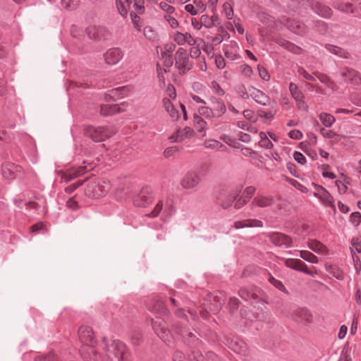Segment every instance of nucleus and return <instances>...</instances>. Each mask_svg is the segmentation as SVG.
<instances>
[{"label": "nucleus", "mask_w": 361, "mask_h": 361, "mask_svg": "<svg viewBox=\"0 0 361 361\" xmlns=\"http://www.w3.org/2000/svg\"><path fill=\"white\" fill-rule=\"evenodd\" d=\"M307 247L319 255H326L329 252L327 247L324 245L314 239L308 240Z\"/></svg>", "instance_id": "b1692460"}, {"label": "nucleus", "mask_w": 361, "mask_h": 361, "mask_svg": "<svg viewBox=\"0 0 361 361\" xmlns=\"http://www.w3.org/2000/svg\"><path fill=\"white\" fill-rule=\"evenodd\" d=\"M123 56V51L118 48H112L106 51L104 54L105 62L109 65H115Z\"/></svg>", "instance_id": "2eb2a0df"}, {"label": "nucleus", "mask_w": 361, "mask_h": 361, "mask_svg": "<svg viewBox=\"0 0 361 361\" xmlns=\"http://www.w3.org/2000/svg\"><path fill=\"white\" fill-rule=\"evenodd\" d=\"M192 4L199 13H202L206 9L205 4L201 0H193Z\"/></svg>", "instance_id": "052dcab7"}, {"label": "nucleus", "mask_w": 361, "mask_h": 361, "mask_svg": "<svg viewBox=\"0 0 361 361\" xmlns=\"http://www.w3.org/2000/svg\"><path fill=\"white\" fill-rule=\"evenodd\" d=\"M257 69H258L259 75L262 80H264L265 81H269L270 80L269 73L263 66L258 65Z\"/></svg>", "instance_id": "864d4df0"}, {"label": "nucleus", "mask_w": 361, "mask_h": 361, "mask_svg": "<svg viewBox=\"0 0 361 361\" xmlns=\"http://www.w3.org/2000/svg\"><path fill=\"white\" fill-rule=\"evenodd\" d=\"M109 188V183L104 180L102 183L92 180L88 183L85 189V194L91 197H99L104 195L108 192Z\"/></svg>", "instance_id": "0eeeda50"}, {"label": "nucleus", "mask_w": 361, "mask_h": 361, "mask_svg": "<svg viewBox=\"0 0 361 361\" xmlns=\"http://www.w3.org/2000/svg\"><path fill=\"white\" fill-rule=\"evenodd\" d=\"M229 347L238 354L245 355L247 351V344L238 338L232 339L229 343Z\"/></svg>", "instance_id": "393cba45"}, {"label": "nucleus", "mask_w": 361, "mask_h": 361, "mask_svg": "<svg viewBox=\"0 0 361 361\" xmlns=\"http://www.w3.org/2000/svg\"><path fill=\"white\" fill-rule=\"evenodd\" d=\"M326 47L329 51L341 58L348 59L350 57L349 53L340 47L331 44L326 45Z\"/></svg>", "instance_id": "c756f323"}, {"label": "nucleus", "mask_w": 361, "mask_h": 361, "mask_svg": "<svg viewBox=\"0 0 361 361\" xmlns=\"http://www.w3.org/2000/svg\"><path fill=\"white\" fill-rule=\"evenodd\" d=\"M351 179L347 176H343L341 180L336 181V185L338 188L339 193H345L348 190V185L350 184Z\"/></svg>", "instance_id": "7c9ffc66"}, {"label": "nucleus", "mask_w": 361, "mask_h": 361, "mask_svg": "<svg viewBox=\"0 0 361 361\" xmlns=\"http://www.w3.org/2000/svg\"><path fill=\"white\" fill-rule=\"evenodd\" d=\"M238 195V194L237 192L231 193L227 197L222 200V207L225 209L230 207L233 201L236 200Z\"/></svg>", "instance_id": "a18cd8bd"}, {"label": "nucleus", "mask_w": 361, "mask_h": 361, "mask_svg": "<svg viewBox=\"0 0 361 361\" xmlns=\"http://www.w3.org/2000/svg\"><path fill=\"white\" fill-rule=\"evenodd\" d=\"M320 133L324 137L331 139L334 142H340L343 137L341 135L333 132L332 130L325 128H322Z\"/></svg>", "instance_id": "72a5a7b5"}, {"label": "nucleus", "mask_w": 361, "mask_h": 361, "mask_svg": "<svg viewBox=\"0 0 361 361\" xmlns=\"http://www.w3.org/2000/svg\"><path fill=\"white\" fill-rule=\"evenodd\" d=\"M194 135L193 130L190 127H185L182 130H178L170 138L176 142H180L186 138H190Z\"/></svg>", "instance_id": "412c9836"}, {"label": "nucleus", "mask_w": 361, "mask_h": 361, "mask_svg": "<svg viewBox=\"0 0 361 361\" xmlns=\"http://www.w3.org/2000/svg\"><path fill=\"white\" fill-rule=\"evenodd\" d=\"M123 104H102L100 107V113L103 116H110L123 111L121 108Z\"/></svg>", "instance_id": "a878e982"}, {"label": "nucleus", "mask_w": 361, "mask_h": 361, "mask_svg": "<svg viewBox=\"0 0 361 361\" xmlns=\"http://www.w3.org/2000/svg\"><path fill=\"white\" fill-rule=\"evenodd\" d=\"M319 118L324 126L326 128L331 127L336 121L334 116L327 113H321Z\"/></svg>", "instance_id": "2f4dec72"}, {"label": "nucleus", "mask_w": 361, "mask_h": 361, "mask_svg": "<svg viewBox=\"0 0 361 361\" xmlns=\"http://www.w3.org/2000/svg\"><path fill=\"white\" fill-rule=\"evenodd\" d=\"M314 11L318 15L325 18L330 17L332 13L330 8L319 4L315 6Z\"/></svg>", "instance_id": "e433bc0d"}, {"label": "nucleus", "mask_w": 361, "mask_h": 361, "mask_svg": "<svg viewBox=\"0 0 361 361\" xmlns=\"http://www.w3.org/2000/svg\"><path fill=\"white\" fill-rule=\"evenodd\" d=\"M255 188L253 187H247L243 192V197L249 200L255 194Z\"/></svg>", "instance_id": "774afa93"}, {"label": "nucleus", "mask_w": 361, "mask_h": 361, "mask_svg": "<svg viewBox=\"0 0 361 361\" xmlns=\"http://www.w3.org/2000/svg\"><path fill=\"white\" fill-rule=\"evenodd\" d=\"M143 4V0H133V7L139 13H142L144 11Z\"/></svg>", "instance_id": "69168bd1"}, {"label": "nucleus", "mask_w": 361, "mask_h": 361, "mask_svg": "<svg viewBox=\"0 0 361 361\" xmlns=\"http://www.w3.org/2000/svg\"><path fill=\"white\" fill-rule=\"evenodd\" d=\"M244 117L248 121L255 123L257 121V116L255 115L253 111L247 109L243 111Z\"/></svg>", "instance_id": "4d7b16f0"}, {"label": "nucleus", "mask_w": 361, "mask_h": 361, "mask_svg": "<svg viewBox=\"0 0 361 361\" xmlns=\"http://www.w3.org/2000/svg\"><path fill=\"white\" fill-rule=\"evenodd\" d=\"M39 230H47L46 226L42 222L37 223L30 227V231L32 233H37Z\"/></svg>", "instance_id": "338daca9"}, {"label": "nucleus", "mask_w": 361, "mask_h": 361, "mask_svg": "<svg viewBox=\"0 0 361 361\" xmlns=\"http://www.w3.org/2000/svg\"><path fill=\"white\" fill-rule=\"evenodd\" d=\"M86 32L90 39L95 41L105 40L110 37V32L104 26L91 25L89 26Z\"/></svg>", "instance_id": "1a4fd4ad"}, {"label": "nucleus", "mask_w": 361, "mask_h": 361, "mask_svg": "<svg viewBox=\"0 0 361 361\" xmlns=\"http://www.w3.org/2000/svg\"><path fill=\"white\" fill-rule=\"evenodd\" d=\"M176 67L179 70L180 74H185L191 69L192 63L190 61L187 51L180 48L176 54Z\"/></svg>", "instance_id": "6e6552de"}, {"label": "nucleus", "mask_w": 361, "mask_h": 361, "mask_svg": "<svg viewBox=\"0 0 361 361\" xmlns=\"http://www.w3.org/2000/svg\"><path fill=\"white\" fill-rule=\"evenodd\" d=\"M260 140L259 141V145L262 147L267 149H271L273 147V144L267 137V133L261 132L259 133Z\"/></svg>", "instance_id": "4c0bfd02"}, {"label": "nucleus", "mask_w": 361, "mask_h": 361, "mask_svg": "<svg viewBox=\"0 0 361 361\" xmlns=\"http://www.w3.org/2000/svg\"><path fill=\"white\" fill-rule=\"evenodd\" d=\"M201 178L197 172L188 171L180 180V185L186 190L193 189L200 183Z\"/></svg>", "instance_id": "9d476101"}, {"label": "nucleus", "mask_w": 361, "mask_h": 361, "mask_svg": "<svg viewBox=\"0 0 361 361\" xmlns=\"http://www.w3.org/2000/svg\"><path fill=\"white\" fill-rule=\"evenodd\" d=\"M1 176L8 181L13 180L16 178H25L28 171L23 169L20 166L11 162H6L1 166Z\"/></svg>", "instance_id": "20e7f679"}, {"label": "nucleus", "mask_w": 361, "mask_h": 361, "mask_svg": "<svg viewBox=\"0 0 361 361\" xmlns=\"http://www.w3.org/2000/svg\"><path fill=\"white\" fill-rule=\"evenodd\" d=\"M199 114L209 118H215L214 114L212 110L211 107L202 106L199 109Z\"/></svg>", "instance_id": "3c124183"}, {"label": "nucleus", "mask_w": 361, "mask_h": 361, "mask_svg": "<svg viewBox=\"0 0 361 361\" xmlns=\"http://www.w3.org/2000/svg\"><path fill=\"white\" fill-rule=\"evenodd\" d=\"M239 295L244 300L267 303V296L260 288L257 287H245L239 290Z\"/></svg>", "instance_id": "39448f33"}, {"label": "nucleus", "mask_w": 361, "mask_h": 361, "mask_svg": "<svg viewBox=\"0 0 361 361\" xmlns=\"http://www.w3.org/2000/svg\"><path fill=\"white\" fill-rule=\"evenodd\" d=\"M205 147L207 148L218 149L221 147L223 145L219 141L215 140H211L205 142Z\"/></svg>", "instance_id": "0e129e2a"}, {"label": "nucleus", "mask_w": 361, "mask_h": 361, "mask_svg": "<svg viewBox=\"0 0 361 361\" xmlns=\"http://www.w3.org/2000/svg\"><path fill=\"white\" fill-rule=\"evenodd\" d=\"M211 87L213 90V91L217 94L219 96H222L224 94V91L223 89L220 87L219 83H217L216 81H213L211 83Z\"/></svg>", "instance_id": "e2e57ef3"}, {"label": "nucleus", "mask_w": 361, "mask_h": 361, "mask_svg": "<svg viewBox=\"0 0 361 361\" xmlns=\"http://www.w3.org/2000/svg\"><path fill=\"white\" fill-rule=\"evenodd\" d=\"M152 324L157 336L164 342H169L170 332L168 329L165 327L164 324L160 321L154 319L152 321Z\"/></svg>", "instance_id": "6ab92c4d"}, {"label": "nucleus", "mask_w": 361, "mask_h": 361, "mask_svg": "<svg viewBox=\"0 0 361 361\" xmlns=\"http://www.w3.org/2000/svg\"><path fill=\"white\" fill-rule=\"evenodd\" d=\"M314 196L319 199L320 201L326 207H330L334 212L336 211V207L333 202V197H331L330 193L324 188H318L317 191L314 192Z\"/></svg>", "instance_id": "dca6fc26"}, {"label": "nucleus", "mask_w": 361, "mask_h": 361, "mask_svg": "<svg viewBox=\"0 0 361 361\" xmlns=\"http://www.w3.org/2000/svg\"><path fill=\"white\" fill-rule=\"evenodd\" d=\"M172 37L173 40L179 45H183L188 43L189 45H194L196 43V39L188 32H181L175 31L173 33Z\"/></svg>", "instance_id": "a211bd4d"}, {"label": "nucleus", "mask_w": 361, "mask_h": 361, "mask_svg": "<svg viewBox=\"0 0 361 361\" xmlns=\"http://www.w3.org/2000/svg\"><path fill=\"white\" fill-rule=\"evenodd\" d=\"M194 124L195 127L198 131L202 132L205 128L207 123L200 116H195Z\"/></svg>", "instance_id": "49530a36"}, {"label": "nucleus", "mask_w": 361, "mask_h": 361, "mask_svg": "<svg viewBox=\"0 0 361 361\" xmlns=\"http://www.w3.org/2000/svg\"><path fill=\"white\" fill-rule=\"evenodd\" d=\"M79 338L80 341L85 345L81 350L82 355L87 361H92L97 353L93 348L96 342L92 329L86 326L80 327L79 329Z\"/></svg>", "instance_id": "f03ea898"}, {"label": "nucleus", "mask_w": 361, "mask_h": 361, "mask_svg": "<svg viewBox=\"0 0 361 361\" xmlns=\"http://www.w3.org/2000/svg\"><path fill=\"white\" fill-rule=\"evenodd\" d=\"M153 200V195L146 190H141L134 198L133 204L137 207H146Z\"/></svg>", "instance_id": "ddd939ff"}, {"label": "nucleus", "mask_w": 361, "mask_h": 361, "mask_svg": "<svg viewBox=\"0 0 361 361\" xmlns=\"http://www.w3.org/2000/svg\"><path fill=\"white\" fill-rule=\"evenodd\" d=\"M289 90L294 99H299L300 97L303 96L301 91L298 90V86L293 82L290 83Z\"/></svg>", "instance_id": "8fccbe9b"}, {"label": "nucleus", "mask_w": 361, "mask_h": 361, "mask_svg": "<svg viewBox=\"0 0 361 361\" xmlns=\"http://www.w3.org/2000/svg\"><path fill=\"white\" fill-rule=\"evenodd\" d=\"M177 17L178 13L174 12L173 14L164 16V19L172 29H176L179 27V22L177 20Z\"/></svg>", "instance_id": "f704fd0d"}, {"label": "nucleus", "mask_w": 361, "mask_h": 361, "mask_svg": "<svg viewBox=\"0 0 361 361\" xmlns=\"http://www.w3.org/2000/svg\"><path fill=\"white\" fill-rule=\"evenodd\" d=\"M286 25L290 30L298 35H302L306 32L305 25L299 20L287 19Z\"/></svg>", "instance_id": "5701e85b"}, {"label": "nucleus", "mask_w": 361, "mask_h": 361, "mask_svg": "<svg viewBox=\"0 0 361 361\" xmlns=\"http://www.w3.org/2000/svg\"><path fill=\"white\" fill-rule=\"evenodd\" d=\"M233 226L236 229H240L247 227H262V221L257 219H245L242 221H238L234 223Z\"/></svg>", "instance_id": "bb28decb"}, {"label": "nucleus", "mask_w": 361, "mask_h": 361, "mask_svg": "<svg viewBox=\"0 0 361 361\" xmlns=\"http://www.w3.org/2000/svg\"><path fill=\"white\" fill-rule=\"evenodd\" d=\"M340 74L344 79L345 82H350L355 85L361 84L360 73L351 68L344 67L341 68Z\"/></svg>", "instance_id": "f8f14e48"}, {"label": "nucleus", "mask_w": 361, "mask_h": 361, "mask_svg": "<svg viewBox=\"0 0 361 361\" xmlns=\"http://www.w3.org/2000/svg\"><path fill=\"white\" fill-rule=\"evenodd\" d=\"M159 7L163 12V16H169L176 12V8L165 1H161L159 4Z\"/></svg>", "instance_id": "58836bf2"}, {"label": "nucleus", "mask_w": 361, "mask_h": 361, "mask_svg": "<svg viewBox=\"0 0 361 361\" xmlns=\"http://www.w3.org/2000/svg\"><path fill=\"white\" fill-rule=\"evenodd\" d=\"M164 207V202L163 200H159L158 202L156 204L153 210L147 214V216L149 218H155L159 216L161 210Z\"/></svg>", "instance_id": "c03bdc74"}, {"label": "nucleus", "mask_w": 361, "mask_h": 361, "mask_svg": "<svg viewBox=\"0 0 361 361\" xmlns=\"http://www.w3.org/2000/svg\"><path fill=\"white\" fill-rule=\"evenodd\" d=\"M287 180L290 185H292L293 187L298 189L299 190H300L303 192H306L307 191V189L305 186H303L302 184H300L298 181H297L296 180L292 179V178H288Z\"/></svg>", "instance_id": "bf43d9fd"}, {"label": "nucleus", "mask_w": 361, "mask_h": 361, "mask_svg": "<svg viewBox=\"0 0 361 361\" xmlns=\"http://www.w3.org/2000/svg\"><path fill=\"white\" fill-rule=\"evenodd\" d=\"M109 95L113 99L123 98L128 95V89L126 87H120L111 90Z\"/></svg>", "instance_id": "473e14b6"}, {"label": "nucleus", "mask_w": 361, "mask_h": 361, "mask_svg": "<svg viewBox=\"0 0 361 361\" xmlns=\"http://www.w3.org/2000/svg\"><path fill=\"white\" fill-rule=\"evenodd\" d=\"M334 7L346 13L353 11V5L350 3L336 4Z\"/></svg>", "instance_id": "6e6d98bb"}, {"label": "nucleus", "mask_w": 361, "mask_h": 361, "mask_svg": "<svg viewBox=\"0 0 361 361\" xmlns=\"http://www.w3.org/2000/svg\"><path fill=\"white\" fill-rule=\"evenodd\" d=\"M200 19L202 20V25L205 27L210 28L214 27V23L212 21L211 16H209L207 15H202L200 17Z\"/></svg>", "instance_id": "13d9d810"}, {"label": "nucleus", "mask_w": 361, "mask_h": 361, "mask_svg": "<svg viewBox=\"0 0 361 361\" xmlns=\"http://www.w3.org/2000/svg\"><path fill=\"white\" fill-rule=\"evenodd\" d=\"M162 106L167 112L173 121H178L183 115L184 120L188 119L185 107L177 100L162 99Z\"/></svg>", "instance_id": "7ed1b4c3"}, {"label": "nucleus", "mask_w": 361, "mask_h": 361, "mask_svg": "<svg viewBox=\"0 0 361 361\" xmlns=\"http://www.w3.org/2000/svg\"><path fill=\"white\" fill-rule=\"evenodd\" d=\"M317 78L322 82L327 85V87L334 89L336 85L334 81H332L327 75L320 73H314Z\"/></svg>", "instance_id": "ea45409f"}, {"label": "nucleus", "mask_w": 361, "mask_h": 361, "mask_svg": "<svg viewBox=\"0 0 361 361\" xmlns=\"http://www.w3.org/2000/svg\"><path fill=\"white\" fill-rule=\"evenodd\" d=\"M212 110L214 114V117L220 118L226 111V107L224 102L221 99L212 98Z\"/></svg>", "instance_id": "4be33fe9"}, {"label": "nucleus", "mask_w": 361, "mask_h": 361, "mask_svg": "<svg viewBox=\"0 0 361 361\" xmlns=\"http://www.w3.org/2000/svg\"><path fill=\"white\" fill-rule=\"evenodd\" d=\"M143 32L145 37L149 40L154 41L158 38L157 31L151 26L145 27Z\"/></svg>", "instance_id": "a19ab883"}, {"label": "nucleus", "mask_w": 361, "mask_h": 361, "mask_svg": "<svg viewBox=\"0 0 361 361\" xmlns=\"http://www.w3.org/2000/svg\"><path fill=\"white\" fill-rule=\"evenodd\" d=\"M115 196L118 201H123L128 197V191L124 188H118L115 192Z\"/></svg>", "instance_id": "de8ad7c7"}, {"label": "nucleus", "mask_w": 361, "mask_h": 361, "mask_svg": "<svg viewBox=\"0 0 361 361\" xmlns=\"http://www.w3.org/2000/svg\"><path fill=\"white\" fill-rule=\"evenodd\" d=\"M223 11L225 13L226 17L228 19H232L233 17V10L231 5L229 3H224L223 5Z\"/></svg>", "instance_id": "603ef678"}, {"label": "nucleus", "mask_w": 361, "mask_h": 361, "mask_svg": "<svg viewBox=\"0 0 361 361\" xmlns=\"http://www.w3.org/2000/svg\"><path fill=\"white\" fill-rule=\"evenodd\" d=\"M250 97L258 104L266 106L270 103V98L261 90L255 87L249 89Z\"/></svg>", "instance_id": "aec40b11"}, {"label": "nucleus", "mask_w": 361, "mask_h": 361, "mask_svg": "<svg viewBox=\"0 0 361 361\" xmlns=\"http://www.w3.org/2000/svg\"><path fill=\"white\" fill-rule=\"evenodd\" d=\"M269 282L274 286H275L276 288H278L279 290L283 291V292H286V288L285 286H283V284L282 283L281 281L276 279L275 278H274L273 276H270L269 279Z\"/></svg>", "instance_id": "5fc2aeb1"}, {"label": "nucleus", "mask_w": 361, "mask_h": 361, "mask_svg": "<svg viewBox=\"0 0 361 361\" xmlns=\"http://www.w3.org/2000/svg\"><path fill=\"white\" fill-rule=\"evenodd\" d=\"M278 44L285 48L286 49L288 50L290 52H293L294 54H300L301 53V48L298 47L297 45L293 44L290 42L286 41L285 39H279Z\"/></svg>", "instance_id": "c85d7f7f"}, {"label": "nucleus", "mask_w": 361, "mask_h": 361, "mask_svg": "<svg viewBox=\"0 0 361 361\" xmlns=\"http://www.w3.org/2000/svg\"><path fill=\"white\" fill-rule=\"evenodd\" d=\"M92 167L87 169V166H79L78 168H71L66 171H59L58 174L61 176V180L67 183L73 179L85 173L87 171L92 169Z\"/></svg>", "instance_id": "9b49d317"}, {"label": "nucleus", "mask_w": 361, "mask_h": 361, "mask_svg": "<svg viewBox=\"0 0 361 361\" xmlns=\"http://www.w3.org/2000/svg\"><path fill=\"white\" fill-rule=\"evenodd\" d=\"M85 135L95 142H102L114 134V131L107 127L89 126L85 130Z\"/></svg>", "instance_id": "423d86ee"}, {"label": "nucleus", "mask_w": 361, "mask_h": 361, "mask_svg": "<svg viewBox=\"0 0 361 361\" xmlns=\"http://www.w3.org/2000/svg\"><path fill=\"white\" fill-rule=\"evenodd\" d=\"M284 263L287 267L302 271L307 274L313 275V273L308 269L307 266L299 259H286Z\"/></svg>", "instance_id": "f3484780"}, {"label": "nucleus", "mask_w": 361, "mask_h": 361, "mask_svg": "<svg viewBox=\"0 0 361 361\" xmlns=\"http://www.w3.org/2000/svg\"><path fill=\"white\" fill-rule=\"evenodd\" d=\"M300 256L310 263L317 264L319 262L318 257L307 250H300Z\"/></svg>", "instance_id": "c9c22d12"}, {"label": "nucleus", "mask_w": 361, "mask_h": 361, "mask_svg": "<svg viewBox=\"0 0 361 361\" xmlns=\"http://www.w3.org/2000/svg\"><path fill=\"white\" fill-rule=\"evenodd\" d=\"M273 203L274 198L271 196L258 195L252 201V204L259 207H270Z\"/></svg>", "instance_id": "cd10ccee"}, {"label": "nucleus", "mask_w": 361, "mask_h": 361, "mask_svg": "<svg viewBox=\"0 0 361 361\" xmlns=\"http://www.w3.org/2000/svg\"><path fill=\"white\" fill-rule=\"evenodd\" d=\"M240 72L246 77L250 78L253 73L252 69L248 65H243L240 67Z\"/></svg>", "instance_id": "680f3d73"}, {"label": "nucleus", "mask_w": 361, "mask_h": 361, "mask_svg": "<svg viewBox=\"0 0 361 361\" xmlns=\"http://www.w3.org/2000/svg\"><path fill=\"white\" fill-rule=\"evenodd\" d=\"M164 99H168L169 100H177L176 99V92L175 87L172 85H169L166 90V96Z\"/></svg>", "instance_id": "09e8293b"}, {"label": "nucleus", "mask_w": 361, "mask_h": 361, "mask_svg": "<svg viewBox=\"0 0 361 361\" xmlns=\"http://www.w3.org/2000/svg\"><path fill=\"white\" fill-rule=\"evenodd\" d=\"M102 345L105 355H98L97 352L92 361H113L117 359L118 361H126L128 351L126 347L119 341H108L106 338L102 340Z\"/></svg>", "instance_id": "f257e3e1"}, {"label": "nucleus", "mask_w": 361, "mask_h": 361, "mask_svg": "<svg viewBox=\"0 0 361 361\" xmlns=\"http://www.w3.org/2000/svg\"><path fill=\"white\" fill-rule=\"evenodd\" d=\"M270 241L276 246L289 247L292 245L291 238L281 233H273L269 235Z\"/></svg>", "instance_id": "4468645a"}, {"label": "nucleus", "mask_w": 361, "mask_h": 361, "mask_svg": "<svg viewBox=\"0 0 361 361\" xmlns=\"http://www.w3.org/2000/svg\"><path fill=\"white\" fill-rule=\"evenodd\" d=\"M116 7L118 11L122 16H126L128 14V11L129 8V4H126V1L123 0H117L116 1Z\"/></svg>", "instance_id": "79ce46f5"}, {"label": "nucleus", "mask_w": 361, "mask_h": 361, "mask_svg": "<svg viewBox=\"0 0 361 361\" xmlns=\"http://www.w3.org/2000/svg\"><path fill=\"white\" fill-rule=\"evenodd\" d=\"M61 6L66 9L73 10L79 5V0H61Z\"/></svg>", "instance_id": "37998d69"}]
</instances>
